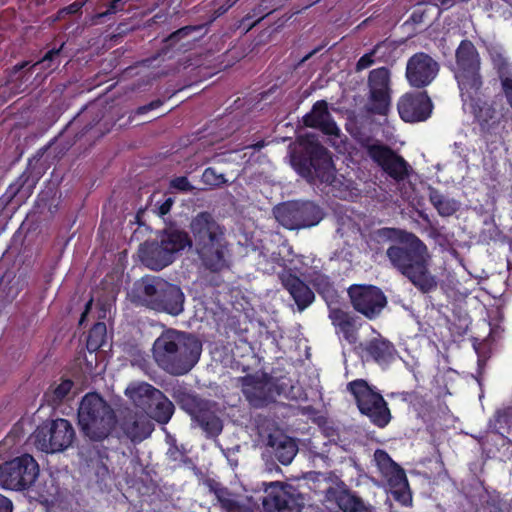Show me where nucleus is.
Segmentation results:
<instances>
[{"mask_svg": "<svg viewBox=\"0 0 512 512\" xmlns=\"http://www.w3.org/2000/svg\"><path fill=\"white\" fill-rule=\"evenodd\" d=\"M152 353L158 367L170 375L182 376L198 363L202 343L191 333L168 329L154 341Z\"/></svg>", "mask_w": 512, "mask_h": 512, "instance_id": "f257e3e1", "label": "nucleus"}, {"mask_svg": "<svg viewBox=\"0 0 512 512\" xmlns=\"http://www.w3.org/2000/svg\"><path fill=\"white\" fill-rule=\"evenodd\" d=\"M190 231L195 251L206 269L219 272L228 266L226 230L210 212L202 211L193 217Z\"/></svg>", "mask_w": 512, "mask_h": 512, "instance_id": "f03ea898", "label": "nucleus"}, {"mask_svg": "<svg viewBox=\"0 0 512 512\" xmlns=\"http://www.w3.org/2000/svg\"><path fill=\"white\" fill-rule=\"evenodd\" d=\"M77 419L82 435L91 443L108 440L117 426L114 409L97 392L84 395L78 407Z\"/></svg>", "mask_w": 512, "mask_h": 512, "instance_id": "7ed1b4c3", "label": "nucleus"}, {"mask_svg": "<svg viewBox=\"0 0 512 512\" xmlns=\"http://www.w3.org/2000/svg\"><path fill=\"white\" fill-rule=\"evenodd\" d=\"M295 171L307 182L314 184H331L335 179V168L326 147L314 136H307L300 141V149L291 156Z\"/></svg>", "mask_w": 512, "mask_h": 512, "instance_id": "20e7f679", "label": "nucleus"}, {"mask_svg": "<svg viewBox=\"0 0 512 512\" xmlns=\"http://www.w3.org/2000/svg\"><path fill=\"white\" fill-rule=\"evenodd\" d=\"M136 303L156 312L178 316L184 310L181 288L159 277H143L135 289Z\"/></svg>", "mask_w": 512, "mask_h": 512, "instance_id": "39448f33", "label": "nucleus"}, {"mask_svg": "<svg viewBox=\"0 0 512 512\" xmlns=\"http://www.w3.org/2000/svg\"><path fill=\"white\" fill-rule=\"evenodd\" d=\"M193 246L188 232L177 228L163 230L160 241L145 242L140 247L142 262L150 269L159 271L174 260L176 254Z\"/></svg>", "mask_w": 512, "mask_h": 512, "instance_id": "423d86ee", "label": "nucleus"}, {"mask_svg": "<svg viewBox=\"0 0 512 512\" xmlns=\"http://www.w3.org/2000/svg\"><path fill=\"white\" fill-rule=\"evenodd\" d=\"M379 241H390L386 255L392 265L416 286V235L402 229L383 227L376 231Z\"/></svg>", "mask_w": 512, "mask_h": 512, "instance_id": "0eeeda50", "label": "nucleus"}, {"mask_svg": "<svg viewBox=\"0 0 512 512\" xmlns=\"http://www.w3.org/2000/svg\"><path fill=\"white\" fill-rule=\"evenodd\" d=\"M172 396L179 407L191 417L192 425L201 428L207 438L217 437L222 433L223 422L217 414V404L214 401L204 399L183 387L175 389Z\"/></svg>", "mask_w": 512, "mask_h": 512, "instance_id": "6e6552de", "label": "nucleus"}, {"mask_svg": "<svg viewBox=\"0 0 512 512\" xmlns=\"http://www.w3.org/2000/svg\"><path fill=\"white\" fill-rule=\"evenodd\" d=\"M454 70L455 78L461 90V95H468L473 99V93L477 94L482 86L480 74L481 59L472 41L462 40L455 51Z\"/></svg>", "mask_w": 512, "mask_h": 512, "instance_id": "1a4fd4ad", "label": "nucleus"}, {"mask_svg": "<svg viewBox=\"0 0 512 512\" xmlns=\"http://www.w3.org/2000/svg\"><path fill=\"white\" fill-rule=\"evenodd\" d=\"M32 437L38 450L52 454L71 447L76 440V432L69 420L57 418L44 421Z\"/></svg>", "mask_w": 512, "mask_h": 512, "instance_id": "9d476101", "label": "nucleus"}, {"mask_svg": "<svg viewBox=\"0 0 512 512\" xmlns=\"http://www.w3.org/2000/svg\"><path fill=\"white\" fill-rule=\"evenodd\" d=\"M348 390L354 396L359 411L369 417L373 424L383 428L389 423L391 414L386 401L365 380L351 381Z\"/></svg>", "mask_w": 512, "mask_h": 512, "instance_id": "9b49d317", "label": "nucleus"}, {"mask_svg": "<svg viewBox=\"0 0 512 512\" xmlns=\"http://www.w3.org/2000/svg\"><path fill=\"white\" fill-rule=\"evenodd\" d=\"M39 471L34 457L23 454L0 464V485L14 491L26 490L35 483Z\"/></svg>", "mask_w": 512, "mask_h": 512, "instance_id": "f8f14e48", "label": "nucleus"}, {"mask_svg": "<svg viewBox=\"0 0 512 512\" xmlns=\"http://www.w3.org/2000/svg\"><path fill=\"white\" fill-rule=\"evenodd\" d=\"M276 220L289 230L317 225L323 218L322 209L312 202H286L274 208Z\"/></svg>", "mask_w": 512, "mask_h": 512, "instance_id": "ddd939ff", "label": "nucleus"}, {"mask_svg": "<svg viewBox=\"0 0 512 512\" xmlns=\"http://www.w3.org/2000/svg\"><path fill=\"white\" fill-rule=\"evenodd\" d=\"M243 395L254 408H264L275 402L283 388L277 383V379L263 374L261 377L255 374H247L238 378Z\"/></svg>", "mask_w": 512, "mask_h": 512, "instance_id": "4468645a", "label": "nucleus"}, {"mask_svg": "<svg viewBox=\"0 0 512 512\" xmlns=\"http://www.w3.org/2000/svg\"><path fill=\"white\" fill-rule=\"evenodd\" d=\"M348 295L354 310L369 320L376 319L387 305L386 295L374 285L353 284Z\"/></svg>", "mask_w": 512, "mask_h": 512, "instance_id": "2eb2a0df", "label": "nucleus"}, {"mask_svg": "<svg viewBox=\"0 0 512 512\" xmlns=\"http://www.w3.org/2000/svg\"><path fill=\"white\" fill-rule=\"evenodd\" d=\"M207 33V24L187 25L167 36L158 50L157 56L162 59H173L178 55L192 50L195 43Z\"/></svg>", "mask_w": 512, "mask_h": 512, "instance_id": "dca6fc26", "label": "nucleus"}, {"mask_svg": "<svg viewBox=\"0 0 512 512\" xmlns=\"http://www.w3.org/2000/svg\"><path fill=\"white\" fill-rule=\"evenodd\" d=\"M47 148L48 146L41 148L33 159H29L27 168L15 182L8 186L5 193L0 197L1 203L6 206L15 201L16 205H20L32 194L33 189L42 176V167L34 165L33 160L37 158L36 161H39Z\"/></svg>", "mask_w": 512, "mask_h": 512, "instance_id": "f3484780", "label": "nucleus"}, {"mask_svg": "<svg viewBox=\"0 0 512 512\" xmlns=\"http://www.w3.org/2000/svg\"><path fill=\"white\" fill-rule=\"evenodd\" d=\"M368 155L378 166L396 181L404 180L409 173L408 163L384 144H372L368 146Z\"/></svg>", "mask_w": 512, "mask_h": 512, "instance_id": "a211bd4d", "label": "nucleus"}, {"mask_svg": "<svg viewBox=\"0 0 512 512\" xmlns=\"http://www.w3.org/2000/svg\"><path fill=\"white\" fill-rule=\"evenodd\" d=\"M325 500L341 512H376L371 504L351 491L343 481L326 489Z\"/></svg>", "mask_w": 512, "mask_h": 512, "instance_id": "6ab92c4d", "label": "nucleus"}, {"mask_svg": "<svg viewBox=\"0 0 512 512\" xmlns=\"http://www.w3.org/2000/svg\"><path fill=\"white\" fill-rule=\"evenodd\" d=\"M262 505L265 512H301L297 497L279 482L270 483Z\"/></svg>", "mask_w": 512, "mask_h": 512, "instance_id": "aec40b11", "label": "nucleus"}, {"mask_svg": "<svg viewBox=\"0 0 512 512\" xmlns=\"http://www.w3.org/2000/svg\"><path fill=\"white\" fill-rule=\"evenodd\" d=\"M303 125L321 131L328 136L338 137L340 129L334 121L326 100H318L302 118Z\"/></svg>", "mask_w": 512, "mask_h": 512, "instance_id": "412c9836", "label": "nucleus"}, {"mask_svg": "<svg viewBox=\"0 0 512 512\" xmlns=\"http://www.w3.org/2000/svg\"><path fill=\"white\" fill-rule=\"evenodd\" d=\"M280 279L283 287L289 292L300 312L309 307L315 300L313 290L297 275L291 272H284Z\"/></svg>", "mask_w": 512, "mask_h": 512, "instance_id": "4be33fe9", "label": "nucleus"}, {"mask_svg": "<svg viewBox=\"0 0 512 512\" xmlns=\"http://www.w3.org/2000/svg\"><path fill=\"white\" fill-rule=\"evenodd\" d=\"M120 426L125 436L134 443L145 440L154 430V425L148 417L136 413L125 415Z\"/></svg>", "mask_w": 512, "mask_h": 512, "instance_id": "5701e85b", "label": "nucleus"}, {"mask_svg": "<svg viewBox=\"0 0 512 512\" xmlns=\"http://www.w3.org/2000/svg\"><path fill=\"white\" fill-rule=\"evenodd\" d=\"M394 499L404 505L412 503V493L404 469L398 465L383 476Z\"/></svg>", "mask_w": 512, "mask_h": 512, "instance_id": "b1692460", "label": "nucleus"}, {"mask_svg": "<svg viewBox=\"0 0 512 512\" xmlns=\"http://www.w3.org/2000/svg\"><path fill=\"white\" fill-rule=\"evenodd\" d=\"M158 391V388L147 382L136 381L131 382L124 393L136 408L145 413L151 407V402Z\"/></svg>", "mask_w": 512, "mask_h": 512, "instance_id": "393cba45", "label": "nucleus"}, {"mask_svg": "<svg viewBox=\"0 0 512 512\" xmlns=\"http://www.w3.org/2000/svg\"><path fill=\"white\" fill-rule=\"evenodd\" d=\"M268 446L272 448L274 457L282 465H289L298 452L296 441L286 435H269Z\"/></svg>", "mask_w": 512, "mask_h": 512, "instance_id": "a878e982", "label": "nucleus"}, {"mask_svg": "<svg viewBox=\"0 0 512 512\" xmlns=\"http://www.w3.org/2000/svg\"><path fill=\"white\" fill-rule=\"evenodd\" d=\"M174 411L175 407L172 401H170L168 397L159 390L151 402V407L146 410L145 414L150 419L164 425L170 421Z\"/></svg>", "mask_w": 512, "mask_h": 512, "instance_id": "bb28decb", "label": "nucleus"}, {"mask_svg": "<svg viewBox=\"0 0 512 512\" xmlns=\"http://www.w3.org/2000/svg\"><path fill=\"white\" fill-rule=\"evenodd\" d=\"M366 353L378 364H388L395 358L394 345L382 338H373L365 346Z\"/></svg>", "mask_w": 512, "mask_h": 512, "instance_id": "cd10ccee", "label": "nucleus"}, {"mask_svg": "<svg viewBox=\"0 0 512 512\" xmlns=\"http://www.w3.org/2000/svg\"><path fill=\"white\" fill-rule=\"evenodd\" d=\"M439 63L426 53H418V88L429 85L438 75Z\"/></svg>", "mask_w": 512, "mask_h": 512, "instance_id": "c85d7f7f", "label": "nucleus"}, {"mask_svg": "<svg viewBox=\"0 0 512 512\" xmlns=\"http://www.w3.org/2000/svg\"><path fill=\"white\" fill-rule=\"evenodd\" d=\"M74 382L71 379L63 378L60 383H53L44 393V400L52 407H58L68 399Z\"/></svg>", "mask_w": 512, "mask_h": 512, "instance_id": "c756f323", "label": "nucleus"}, {"mask_svg": "<svg viewBox=\"0 0 512 512\" xmlns=\"http://www.w3.org/2000/svg\"><path fill=\"white\" fill-rule=\"evenodd\" d=\"M473 113L483 134H491L492 130L500 123V120L496 116L495 108L487 103H484L483 106H475Z\"/></svg>", "mask_w": 512, "mask_h": 512, "instance_id": "7c9ffc66", "label": "nucleus"}, {"mask_svg": "<svg viewBox=\"0 0 512 512\" xmlns=\"http://www.w3.org/2000/svg\"><path fill=\"white\" fill-rule=\"evenodd\" d=\"M64 45L65 43H62L58 48L54 47L48 50L40 60L30 66L29 71L39 70L49 73L54 71L60 64V56Z\"/></svg>", "mask_w": 512, "mask_h": 512, "instance_id": "2f4dec72", "label": "nucleus"}, {"mask_svg": "<svg viewBox=\"0 0 512 512\" xmlns=\"http://www.w3.org/2000/svg\"><path fill=\"white\" fill-rule=\"evenodd\" d=\"M369 92V100L371 103L370 111L377 115H387L391 103V91L381 89H369Z\"/></svg>", "mask_w": 512, "mask_h": 512, "instance_id": "473e14b6", "label": "nucleus"}, {"mask_svg": "<svg viewBox=\"0 0 512 512\" xmlns=\"http://www.w3.org/2000/svg\"><path fill=\"white\" fill-rule=\"evenodd\" d=\"M209 489L214 493L221 508L225 511L233 512L239 506V502L232 497V493L228 488L222 486L220 483L211 481L209 483Z\"/></svg>", "mask_w": 512, "mask_h": 512, "instance_id": "72a5a7b5", "label": "nucleus"}, {"mask_svg": "<svg viewBox=\"0 0 512 512\" xmlns=\"http://www.w3.org/2000/svg\"><path fill=\"white\" fill-rule=\"evenodd\" d=\"M430 200L439 214L444 217L453 215L460 208V203L458 201L446 198L436 190H432L430 192Z\"/></svg>", "mask_w": 512, "mask_h": 512, "instance_id": "f704fd0d", "label": "nucleus"}, {"mask_svg": "<svg viewBox=\"0 0 512 512\" xmlns=\"http://www.w3.org/2000/svg\"><path fill=\"white\" fill-rule=\"evenodd\" d=\"M107 327L104 322L95 323L88 332L86 347L89 352H96L106 342Z\"/></svg>", "mask_w": 512, "mask_h": 512, "instance_id": "c9c22d12", "label": "nucleus"}, {"mask_svg": "<svg viewBox=\"0 0 512 512\" xmlns=\"http://www.w3.org/2000/svg\"><path fill=\"white\" fill-rule=\"evenodd\" d=\"M309 282L324 300L327 301L334 297L335 289L329 276L322 273H313Z\"/></svg>", "mask_w": 512, "mask_h": 512, "instance_id": "e433bc0d", "label": "nucleus"}, {"mask_svg": "<svg viewBox=\"0 0 512 512\" xmlns=\"http://www.w3.org/2000/svg\"><path fill=\"white\" fill-rule=\"evenodd\" d=\"M398 112L405 122H416V95L406 93L398 101Z\"/></svg>", "mask_w": 512, "mask_h": 512, "instance_id": "4c0bfd02", "label": "nucleus"}, {"mask_svg": "<svg viewBox=\"0 0 512 512\" xmlns=\"http://www.w3.org/2000/svg\"><path fill=\"white\" fill-rule=\"evenodd\" d=\"M368 86L369 89L373 90L381 89L391 91L389 69L386 67H379L371 70L368 76Z\"/></svg>", "mask_w": 512, "mask_h": 512, "instance_id": "58836bf2", "label": "nucleus"}, {"mask_svg": "<svg viewBox=\"0 0 512 512\" xmlns=\"http://www.w3.org/2000/svg\"><path fill=\"white\" fill-rule=\"evenodd\" d=\"M391 47L392 42L389 39H385L377 43L370 52L365 53L359 58V60L356 63V71H362L372 66L376 61V59H374V57L376 58L375 55L379 54L381 49H390Z\"/></svg>", "mask_w": 512, "mask_h": 512, "instance_id": "ea45409f", "label": "nucleus"}, {"mask_svg": "<svg viewBox=\"0 0 512 512\" xmlns=\"http://www.w3.org/2000/svg\"><path fill=\"white\" fill-rule=\"evenodd\" d=\"M374 461L382 477L388 473L391 474V471L398 466V464L393 461L390 455L383 449L375 450Z\"/></svg>", "mask_w": 512, "mask_h": 512, "instance_id": "a19ab883", "label": "nucleus"}, {"mask_svg": "<svg viewBox=\"0 0 512 512\" xmlns=\"http://www.w3.org/2000/svg\"><path fill=\"white\" fill-rule=\"evenodd\" d=\"M438 287V281L431 275L428 269L420 270V259H418V290L422 293H430Z\"/></svg>", "mask_w": 512, "mask_h": 512, "instance_id": "79ce46f5", "label": "nucleus"}, {"mask_svg": "<svg viewBox=\"0 0 512 512\" xmlns=\"http://www.w3.org/2000/svg\"><path fill=\"white\" fill-rule=\"evenodd\" d=\"M433 110V103L426 91L418 92V122L427 120Z\"/></svg>", "mask_w": 512, "mask_h": 512, "instance_id": "37998d69", "label": "nucleus"}, {"mask_svg": "<svg viewBox=\"0 0 512 512\" xmlns=\"http://www.w3.org/2000/svg\"><path fill=\"white\" fill-rule=\"evenodd\" d=\"M201 181L210 187H220L227 182V179L224 174L217 173L215 168L207 167L201 176Z\"/></svg>", "mask_w": 512, "mask_h": 512, "instance_id": "c03bdc74", "label": "nucleus"}, {"mask_svg": "<svg viewBox=\"0 0 512 512\" xmlns=\"http://www.w3.org/2000/svg\"><path fill=\"white\" fill-rule=\"evenodd\" d=\"M265 15L266 14H263L261 5H259L241 19L239 27L247 32L259 23Z\"/></svg>", "mask_w": 512, "mask_h": 512, "instance_id": "a18cd8bd", "label": "nucleus"}, {"mask_svg": "<svg viewBox=\"0 0 512 512\" xmlns=\"http://www.w3.org/2000/svg\"><path fill=\"white\" fill-rule=\"evenodd\" d=\"M330 318L334 326L340 328L347 323L351 322L354 318L351 317L347 312L341 309H334L331 311Z\"/></svg>", "mask_w": 512, "mask_h": 512, "instance_id": "49530a36", "label": "nucleus"}, {"mask_svg": "<svg viewBox=\"0 0 512 512\" xmlns=\"http://www.w3.org/2000/svg\"><path fill=\"white\" fill-rule=\"evenodd\" d=\"M170 187L181 192H191L194 187L186 176H178L170 181Z\"/></svg>", "mask_w": 512, "mask_h": 512, "instance_id": "de8ad7c7", "label": "nucleus"}, {"mask_svg": "<svg viewBox=\"0 0 512 512\" xmlns=\"http://www.w3.org/2000/svg\"><path fill=\"white\" fill-rule=\"evenodd\" d=\"M418 259H420V270L428 269L431 263V255L426 245L420 239H418Z\"/></svg>", "mask_w": 512, "mask_h": 512, "instance_id": "09e8293b", "label": "nucleus"}, {"mask_svg": "<svg viewBox=\"0 0 512 512\" xmlns=\"http://www.w3.org/2000/svg\"><path fill=\"white\" fill-rule=\"evenodd\" d=\"M85 2L81 0H76L70 5L61 8L58 11V18H63L65 15H76L81 12Z\"/></svg>", "mask_w": 512, "mask_h": 512, "instance_id": "8fccbe9b", "label": "nucleus"}, {"mask_svg": "<svg viewBox=\"0 0 512 512\" xmlns=\"http://www.w3.org/2000/svg\"><path fill=\"white\" fill-rule=\"evenodd\" d=\"M340 332L343 334L344 338L349 343H355L357 340V329L355 327L354 319L347 323L346 325L339 328Z\"/></svg>", "mask_w": 512, "mask_h": 512, "instance_id": "3c124183", "label": "nucleus"}, {"mask_svg": "<svg viewBox=\"0 0 512 512\" xmlns=\"http://www.w3.org/2000/svg\"><path fill=\"white\" fill-rule=\"evenodd\" d=\"M406 77L410 85L416 87V54L412 55L408 60Z\"/></svg>", "mask_w": 512, "mask_h": 512, "instance_id": "603ef678", "label": "nucleus"}, {"mask_svg": "<svg viewBox=\"0 0 512 512\" xmlns=\"http://www.w3.org/2000/svg\"><path fill=\"white\" fill-rule=\"evenodd\" d=\"M425 421H432L438 415L435 406L432 403L421 404L420 412L418 413Z\"/></svg>", "mask_w": 512, "mask_h": 512, "instance_id": "864d4df0", "label": "nucleus"}, {"mask_svg": "<svg viewBox=\"0 0 512 512\" xmlns=\"http://www.w3.org/2000/svg\"><path fill=\"white\" fill-rule=\"evenodd\" d=\"M175 200L172 197L166 198L163 202L158 205L157 213L160 217L167 215L174 204Z\"/></svg>", "mask_w": 512, "mask_h": 512, "instance_id": "5fc2aeb1", "label": "nucleus"}, {"mask_svg": "<svg viewBox=\"0 0 512 512\" xmlns=\"http://www.w3.org/2000/svg\"><path fill=\"white\" fill-rule=\"evenodd\" d=\"M163 103L164 102L161 99L153 100L146 105L138 107L136 110V114H138V115L146 114L147 112H149L151 110L159 108L160 106L163 105Z\"/></svg>", "mask_w": 512, "mask_h": 512, "instance_id": "6e6d98bb", "label": "nucleus"}, {"mask_svg": "<svg viewBox=\"0 0 512 512\" xmlns=\"http://www.w3.org/2000/svg\"><path fill=\"white\" fill-rule=\"evenodd\" d=\"M235 3V0H228L226 4L217 7L213 12V19H217L218 17L224 15Z\"/></svg>", "mask_w": 512, "mask_h": 512, "instance_id": "4d7b16f0", "label": "nucleus"}, {"mask_svg": "<svg viewBox=\"0 0 512 512\" xmlns=\"http://www.w3.org/2000/svg\"><path fill=\"white\" fill-rule=\"evenodd\" d=\"M13 511V503L12 501L0 494V512H12Z\"/></svg>", "mask_w": 512, "mask_h": 512, "instance_id": "13d9d810", "label": "nucleus"}, {"mask_svg": "<svg viewBox=\"0 0 512 512\" xmlns=\"http://www.w3.org/2000/svg\"><path fill=\"white\" fill-rule=\"evenodd\" d=\"M29 65L28 61H23L21 63H17L13 66L9 73V79H13L14 77H17L18 73H21L24 68H26Z\"/></svg>", "mask_w": 512, "mask_h": 512, "instance_id": "bf43d9fd", "label": "nucleus"}, {"mask_svg": "<svg viewBox=\"0 0 512 512\" xmlns=\"http://www.w3.org/2000/svg\"><path fill=\"white\" fill-rule=\"evenodd\" d=\"M392 42V47L390 49L383 48L381 49L380 53L375 55L377 61H387V58L389 57L391 51L395 48L394 42Z\"/></svg>", "mask_w": 512, "mask_h": 512, "instance_id": "052dcab7", "label": "nucleus"}, {"mask_svg": "<svg viewBox=\"0 0 512 512\" xmlns=\"http://www.w3.org/2000/svg\"><path fill=\"white\" fill-rule=\"evenodd\" d=\"M418 216L422 217L424 220H426L428 222V224L430 225V235L434 238H437L440 235V233L438 232L437 228H435L431 225L428 217L419 210H418Z\"/></svg>", "mask_w": 512, "mask_h": 512, "instance_id": "680f3d73", "label": "nucleus"}, {"mask_svg": "<svg viewBox=\"0 0 512 512\" xmlns=\"http://www.w3.org/2000/svg\"><path fill=\"white\" fill-rule=\"evenodd\" d=\"M507 412L506 411H498L497 412V422L503 421L504 423H507Z\"/></svg>", "mask_w": 512, "mask_h": 512, "instance_id": "e2e57ef3", "label": "nucleus"}, {"mask_svg": "<svg viewBox=\"0 0 512 512\" xmlns=\"http://www.w3.org/2000/svg\"><path fill=\"white\" fill-rule=\"evenodd\" d=\"M233 512H255L249 507L239 504V506Z\"/></svg>", "mask_w": 512, "mask_h": 512, "instance_id": "0e129e2a", "label": "nucleus"}, {"mask_svg": "<svg viewBox=\"0 0 512 512\" xmlns=\"http://www.w3.org/2000/svg\"><path fill=\"white\" fill-rule=\"evenodd\" d=\"M91 303H92V300H90V301L86 304V309H85V311L82 313L81 320H83V319H84V317L86 316V313H87V312H88V310L90 309Z\"/></svg>", "mask_w": 512, "mask_h": 512, "instance_id": "69168bd1", "label": "nucleus"}, {"mask_svg": "<svg viewBox=\"0 0 512 512\" xmlns=\"http://www.w3.org/2000/svg\"><path fill=\"white\" fill-rule=\"evenodd\" d=\"M409 20L413 21V22H416V12L415 11L410 14Z\"/></svg>", "mask_w": 512, "mask_h": 512, "instance_id": "338daca9", "label": "nucleus"}, {"mask_svg": "<svg viewBox=\"0 0 512 512\" xmlns=\"http://www.w3.org/2000/svg\"><path fill=\"white\" fill-rule=\"evenodd\" d=\"M428 35H430V33L426 30L423 32L422 37L426 38V37H428Z\"/></svg>", "mask_w": 512, "mask_h": 512, "instance_id": "774afa93", "label": "nucleus"}]
</instances>
